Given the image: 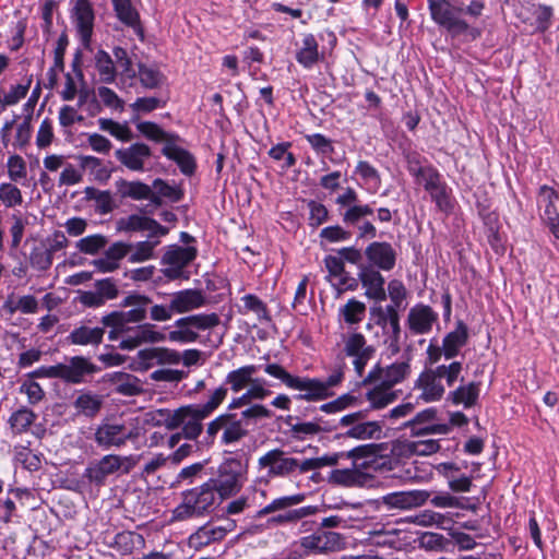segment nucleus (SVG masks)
I'll use <instances>...</instances> for the list:
<instances>
[{
  "label": "nucleus",
  "mask_w": 559,
  "mask_h": 559,
  "mask_svg": "<svg viewBox=\"0 0 559 559\" xmlns=\"http://www.w3.org/2000/svg\"><path fill=\"white\" fill-rule=\"evenodd\" d=\"M145 423L146 420L140 418L105 419L95 429L94 441L103 450L120 448L129 440H138L144 432Z\"/></svg>",
  "instance_id": "f257e3e1"
},
{
  "label": "nucleus",
  "mask_w": 559,
  "mask_h": 559,
  "mask_svg": "<svg viewBox=\"0 0 559 559\" xmlns=\"http://www.w3.org/2000/svg\"><path fill=\"white\" fill-rule=\"evenodd\" d=\"M264 372L281 380L288 389L299 391L297 400L313 402L326 399L325 386L320 379L293 376L278 364L265 365Z\"/></svg>",
  "instance_id": "f03ea898"
},
{
  "label": "nucleus",
  "mask_w": 559,
  "mask_h": 559,
  "mask_svg": "<svg viewBox=\"0 0 559 559\" xmlns=\"http://www.w3.org/2000/svg\"><path fill=\"white\" fill-rule=\"evenodd\" d=\"M109 328L108 338L110 341H118L119 348L123 350H131L143 343H157L165 338V334L155 330V325L145 323L144 325H135L131 322H122L121 326L118 325H104Z\"/></svg>",
  "instance_id": "7ed1b4c3"
},
{
  "label": "nucleus",
  "mask_w": 559,
  "mask_h": 559,
  "mask_svg": "<svg viewBox=\"0 0 559 559\" xmlns=\"http://www.w3.org/2000/svg\"><path fill=\"white\" fill-rule=\"evenodd\" d=\"M221 435V443L224 445L235 444L248 436L249 430L245 428L238 418V414L228 411L218 415L206 426L204 442L213 444L217 435Z\"/></svg>",
  "instance_id": "20e7f679"
},
{
  "label": "nucleus",
  "mask_w": 559,
  "mask_h": 559,
  "mask_svg": "<svg viewBox=\"0 0 559 559\" xmlns=\"http://www.w3.org/2000/svg\"><path fill=\"white\" fill-rule=\"evenodd\" d=\"M431 19L453 35L471 34L474 38L479 36V31L469 27L467 22L461 17L463 8L454 7L448 0L436 2L428 0Z\"/></svg>",
  "instance_id": "39448f33"
},
{
  "label": "nucleus",
  "mask_w": 559,
  "mask_h": 559,
  "mask_svg": "<svg viewBox=\"0 0 559 559\" xmlns=\"http://www.w3.org/2000/svg\"><path fill=\"white\" fill-rule=\"evenodd\" d=\"M128 457L107 454L99 460L91 461L83 473V478L90 484L102 487L105 486L109 477H117L129 473Z\"/></svg>",
  "instance_id": "423d86ee"
},
{
  "label": "nucleus",
  "mask_w": 559,
  "mask_h": 559,
  "mask_svg": "<svg viewBox=\"0 0 559 559\" xmlns=\"http://www.w3.org/2000/svg\"><path fill=\"white\" fill-rule=\"evenodd\" d=\"M152 301L148 297L140 294H130L121 301V307H132L130 310H115L102 317L103 325H118L122 322L135 323V325H144L142 322L146 318L147 307Z\"/></svg>",
  "instance_id": "0eeeda50"
},
{
  "label": "nucleus",
  "mask_w": 559,
  "mask_h": 559,
  "mask_svg": "<svg viewBox=\"0 0 559 559\" xmlns=\"http://www.w3.org/2000/svg\"><path fill=\"white\" fill-rule=\"evenodd\" d=\"M219 322L216 313H199L177 319V342L193 343L200 331L213 329Z\"/></svg>",
  "instance_id": "6e6552de"
},
{
  "label": "nucleus",
  "mask_w": 559,
  "mask_h": 559,
  "mask_svg": "<svg viewBox=\"0 0 559 559\" xmlns=\"http://www.w3.org/2000/svg\"><path fill=\"white\" fill-rule=\"evenodd\" d=\"M345 537L333 531L318 530L300 539V547L308 554L328 555L344 549Z\"/></svg>",
  "instance_id": "1a4fd4ad"
},
{
  "label": "nucleus",
  "mask_w": 559,
  "mask_h": 559,
  "mask_svg": "<svg viewBox=\"0 0 559 559\" xmlns=\"http://www.w3.org/2000/svg\"><path fill=\"white\" fill-rule=\"evenodd\" d=\"M64 364H59L60 379L67 383L80 384L86 382L95 373L102 371V368L91 361L85 356H72L66 358Z\"/></svg>",
  "instance_id": "9d476101"
},
{
  "label": "nucleus",
  "mask_w": 559,
  "mask_h": 559,
  "mask_svg": "<svg viewBox=\"0 0 559 559\" xmlns=\"http://www.w3.org/2000/svg\"><path fill=\"white\" fill-rule=\"evenodd\" d=\"M346 356L353 357L354 369L359 377L362 376L368 361L373 357L376 349L368 345L366 337L359 332H352L343 336Z\"/></svg>",
  "instance_id": "9b49d317"
},
{
  "label": "nucleus",
  "mask_w": 559,
  "mask_h": 559,
  "mask_svg": "<svg viewBox=\"0 0 559 559\" xmlns=\"http://www.w3.org/2000/svg\"><path fill=\"white\" fill-rule=\"evenodd\" d=\"M207 418L197 404L177 408V444L181 438L194 441L202 432V420Z\"/></svg>",
  "instance_id": "f8f14e48"
},
{
  "label": "nucleus",
  "mask_w": 559,
  "mask_h": 559,
  "mask_svg": "<svg viewBox=\"0 0 559 559\" xmlns=\"http://www.w3.org/2000/svg\"><path fill=\"white\" fill-rule=\"evenodd\" d=\"M217 498L218 492L213 484L211 481L204 484L198 493H190L186 497V502L177 507V520L202 514L215 503Z\"/></svg>",
  "instance_id": "ddd939ff"
},
{
  "label": "nucleus",
  "mask_w": 559,
  "mask_h": 559,
  "mask_svg": "<svg viewBox=\"0 0 559 559\" xmlns=\"http://www.w3.org/2000/svg\"><path fill=\"white\" fill-rule=\"evenodd\" d=\"M242 466L238 460H228L224 462L218 469L216 478L210 481L216 488L218 498L228 497L241 487Z\"/></svg>",
  "instance_id": "4468645a"
},
{
  "label": "nucleus",
  "mask_w": 559,
  "mask_h": 559,
  "mask_svg": "<svg viewBox=\"0 0 559 559\" xmlns=\"http://www.w3.org/2000/svg\"><path fill=\"white\" fill-rule=\"evenodd\" d=\"M437 415V408H426L417 413L412 419L405 421L403 428L409 429L412 437L448 435L450 426L448 424H436Z\"/></svg>",
  "instance_id": "2eb2a0df"
},
{
  "label": "nucleus",
  "mask_w": 559,
  "mask_h": 559,
  "mask_svg": "<svg viewBox=\"0 0 559 559\" xmlns=\"http://www.w3.org/2000/svg\"><path fill=\"white\" fill-rule=\"evenodd\" d=\"M409 357L401 361H395L390 366L382 368L377 364L364 378V384L377 383L378 381L393 388L395 384L403 382L411 373Z\"/></svg>",
  "instance_id": "dca6fc26"
},
{
  "label": "nucleus",
  "mask_w": 559,
  "mask_h": 559,
  "mask_svg": "<svg viewBox=\"0 0 559 559\" xmlns=\"http://www.w3.org/2000/svg\"><path fill=\"white\" fill-rule=\"evenodd\" d=\"M71 20L82 45L88 48L92 41L95 13L90 0H75L71 10Z\"/></svg>",
  "instance_id": "f3484780"
},
{
  "label": "nucleus",
  "mask_w": 559,
  "mask_h": 559,
  "mask_svg": "<svg viewBox=\"0 0 559 559\" xmlns=\"http://www.w3.org/2000/svg\"><path fill=\"white\" fill-rule=\"evenodd\" d=\"M559 202V193L549 186H542L538 190L537 205L542 211L540 217L548 226L549 230L556 239L559 240V211L557 203Z\"/></svg>",
  "instance_id": "a211bd4d"
},
{
  "label": "nucleus",
  "mask_w": 559,
  "mask_h": 559,
  "mask_svg": "<svg viewBox=\"0 0 559 559\" xmlns=\"http://www.w3.org/2000/svg\"><path fill=\"white\" fill-rule=\"evenodd\" d=\"M467 340L468 329L463 321H459L455 329L444 336L441 348H432V346L428 348L431 361L436 362L441 354H443L447 359L454 358L460 349L467 343Z\"/></svg>",
  "instance_id": "6ab92c4d"
},
{
  "label": "nucleus",
  "mask_w": 559,
  "mask_h": 559,
  "mask_svg": "<svg viewBox=\"0 0 559 559\" xmlns=\"http://www.w3.org/2000/svg\"><path fill=\"white\" fill-rule=\"evenodd\" d=\"M258 465L260 469H267L269 477H286L295 473L296 457L273 449L259 457Z\"/></svg>",
  "instance_id": "aec40b11"
},
{
  "label": "nucleus",
  "mask_w": 559,
  "mask_h": 559,
  "mask_svg": "<svg viewBox=\"0 0 559 559\" xmlns=\"http://www.w3.org/2000/svg\"><path fill=\"white\" fill-rule=\"evenodd\" d=\"M364 253L368 260L367 265L381 271L389 272L396 264L397 253L390 242L373 241L366 247Z\"/></svg>",
  "instance_id": "412c9836"
},
{
  "label": "nucleus",
  "mask_w": 559,
  "mask_h": 559,
  "mask_svg": "<svg viewBox=\"0 0 559 559\" xmlns=\"http://www.w3.org/2000/svg\"><path fill=\"white\" fill-rule=\"evenodd\" d=\"M198 240L187 231L179 234L177 241V281L189 280L190 272L185 270L198 257Z\"/></svg>",
  "instance_id": "4be33fe9"
},
{
  "label": "nucleus",
  "mask_w": 559,
  "mask_h": 559,
  "mask_svg": "<svg viewBox=\"0 0 559 559\" xmlns=\"http://www.w3.org/2000/svg\"><path fill=\"white\" fill-rule=\"evenodd\" d=\"M430 498L427 490L395 491L382 497V503L389 509L409 510L424 506Z\"/></svg>",
  "instance_id": "5701e85b"
},
{
  "label": "nucleus",
  "mask_w": 559,
  "mask_h": 559,
  "mask_svg": "<svg viewBox=\"0 0 559 559\" xmlns=\"http://www.w3.org/2000/svg\"><path fill=\"white\" fill-rule=\"evenodd\" d=\"M358 195L353 188L336 198V203L341 206H347L342 214L343 222L347 225L355 226L365 216L372 215L373 209L368 204H357Z\"/></svg>",
  "instance_id": "b1692460"
},
{
  "label": "nucleus",
  "mask_w": 559,
  "mask_h": 559,
  "mask_svg": "<svg viewBox=\"0 0 559 559\" xmlns=\"http://www.w3.org/2000/svg\"><path fill=\"white\" fill-rule=\"evenodd\" d=\"M380 271L372 265H360V271L357 274L362 287L366 288V296L376 301L386 299L385 280Z\"/></svg>",
  "instance_id": "393cba45"
},
{
  "label": "nucleus",
  "mask_w": 559,
  "mask_h": 559,
  "mask_svg": "<svg viewBox=\"0 0 559 559\" xmlns=\"http://www.w3.org/2000/svg\"><path fill=\"white\" fill-rule=\"evenodd\" d=\"M115 186L121 199H132L136 201L148 200L155 206L160 205L159 197L144 182L119 179L116 181Z\"/></svg>",
  "instance_id": "a878e982"
},
{
  "label": "nucleus",
  "mask_w": 559,
  "mask_h": 559,
  "mask_svg": "<svg viewBox=\"0 0 559 559\" xmlns=\"http://www.w3.org/2000/svg\"><path fill=\"white\" fill-rule=\"evenodd\" d=\"M438 320V313L431 307L418 304L411 308L407 316V325L412 333L427 334L431 331L432 325Z\"/></svg>",
  "instance_id": "bb28decb"
},
{
  "label": "nucleus",
  "mask_w": 559,
  "mask_h": 559,
  "mask_svg": "<svg viewBox=\"0 0 559 559\" xmlns=\"http://www.w3.org/2000/svg\"><path fill=\"white\" fill-rule=\"evenodd\" d=\"M106 328L91 326L85 321L75 326L66 337V342L70 345L80 346H98L103 343Z\"/></svg>",
  "instance_id": "cd10ccee"
},
{
  "label": "nucleus",
  "mask_w": 559,
  "mask_h": 559,
  "mask_svg": "<svg viewBox=\"0 0 559 559\" xmlns=\"http://www.w3.org/2000/svg\"><path fill=\"white\" fill-rule=\"evenodd\" d=\"M421 391L419 397L425 402H435L442 399L445 389L433 369L425 370L415 382Z\"/></svg>",
  "instance_id": "c85d7f7f"
},
{
  "label": "nucleus",
  "mask_w": 559,
  "mask_h": 559,
  "mask_svg": "<svg viewBox=\"0 0 559 559\" xmlns=\"http://www.w3.org/2000/svg\"><path fill=\"white\" fill-rule=\"evenodd\" d=\"M115 155L128 169L141 171L144 169V159L151 156V150L144 143H134L127 148L117 150Z\"/></svg>",
  "instance_id": "c756f323"
},
{
  "label": "nucleus",
  "mask_w": 559,
  "mask_h": 559,
  "mask_svg": "<svg viewBox=\"0 0 559 559\" xmlns=\"http://www.w3.org/2000/svg\"><path fill=\"white\" fill-rule=\"evenodd\" d=\"M400 533L399 530L388 525H376L374 528L366 532L367 537L362 542L370 546L396 549L401 546Z\"/></svg>",
  "instance_id": "7c9ffc66"
},
{
  "label": "nucleus",
  "mask_w": 559,
  "mask_h": 559,
  "mask_svg": "<svg viewBox=\"0 0 559 559\" xmlns=\"http://www.w3.org/2000/svg\"><path fill=\"white\" fill-rule=\"evenodd\" d=\"M265 384L264 379L254 378L246 392L230 401L227 406V411L243 408L247 404L254 403V401H263L269 397L272 392L265 386Z\"/></svg>",
  "instance_id": "2f4dec72"
},
{
  "label": "nucleus",
  "mask_w": 559,
  "mask_h": 559,
  "mask_svg": "<svg viewBox=\"0 0 559 559\" xmlns=\"http://www.w3.org/2000/svg\"><path fill=\"white\" fill-rule=\"evenodd\" d=\"M118 229L126 231H148L150 236L165 235L167 230L155 219L132 214L118 222Z\"/></svg>",
  "instance_id": "473e14b6"
},
{
  "label": "nucleus",
  "mask_w": 559,
  "mask_h": 559,
  "mask_svg": "<svg viewBox=\"0 0 559 559\" xmlns=\"http://www.w3.org/2000/svg\"><path fill=\"white\" fill-rule=\"evenodd\" d=\"M396 467L392 476L403 481L423 483L429 480L432 476V466L426 463L415 461L403 466L399 463Z\"/></svg>",
  "instance_id": "72a5a7b5"
},
{
  "label": "nucleus",
  "mask_w": 559,
  "mask_h": 559,
  "mask_svg": "<svg viewBox=\"0 0 559 559\" xmlns=\"http://www.w3.org/2000/svg\"><path fill=\"white\" fill-rule=\"evenodd\" d=\"M480 393L479 382H468L467 384H461L455 390L448 394V401L453 405H462L464 408L473 407L477 404Z\"/></svg>",
  "instance_id": "f704fd0d"
},
{
  "label": "nucleus",
  "mask_w": 559,
  "mask_h": 559,
  "mask_svg": "<svg viewBox=\"0 0 559 559\" xmlns=\"http://www.w3.org/2000/svg\"><path fill=\"white\" fill-rule=\"evenodd\" d=\"M260 367L257 365H246L227 373L225 383L230 386L234 393H239L248 388L254 379V374L259 371Z\"/></svg>",
  "instance_id": "c9c22d12"
},
{
  "label": "nucleus",
  "mask_w": 559,
  "mask_h": 559,
  "mask_svg": "<svg viewBox=\"0 0 559 559\" xmlns=\"http://www.w3.org/2000/svg\"><path fill=\"white\" fill-rule=\"evenodd\" d=\"M177 168L187 177L191 190H195L198 185V162L195 156L182 147L177 146Z\"/></svg>",
  "instance_id": "e433bc0d"
},
{
  "label": "nucleus",
  "mask_w": 559,
  "mask_h": 559,
  "mask_svg": "<svg viewBox=\"0 0 559 559\" xmlns=\"http://www.w3.org/2000/svg\"><path fill=\"white\" fill-rule=\"evenodd\" d=\"M379 383L366 393L371 409H382L397 400V391L378 381Z\"/></svg>",
  "instance_id": "4c0bfd02"
},
{
  "label": "nucleus",
  "mask_w": 559,
  "mask_h": 559,
  "mask_svg": "<svg viewBox=\"0 0 559 559\" xmlns=\"http://www.w3.org/2000/svg\"><path fill=\"white\" fill-rule=\"evenodd\" d=\"M37 419V414L23 405L11 413L8 424L13 435H22L29 430Z\"/></svg>",
  "instance_id": "58836bf2"
},
{
  "label": "nucleus",
  "mask_w": 559,
  "mask_h": 559,
  "mask_svg": "<svg viewBox=\"0 0 559 559\" xmlns=\"http://www.w3.org/2000/svg\"><path fill=\"white\" fill-rule=\"evenodd\" d=\"M111 380L116 385L115 392L123 396H135L144 391L142 381L133 374L115 372Z\"/></svg>",
  "instance_id": "ea45409f"
},
{
  "label": "nucleus",
  "mask_w": 559,
  "mask_h": 559,
  "mask_svg": "<svg viewBox=\"0 0 559 559\" xmlns=\"http://www.w3.org/2000/svg\"><path fill=\"white\" fill-rule=\"evenodd\" d=\"M344 436L356 440H377L382 437V425L377 420H360L350 427Z\"/></svg>",
  "instance_id": "a19ab883"
},
{
  "label": "nucleus",
  "mask_w": 559,
  "mask_h": 559,
  "mask_svg": "<svg viewBox=\"0 0 559 559\" xmlns=\"http://www.w3.org/2000/svg\"><path fill=\"white\" fill-rule=\"evenodd\" d=\"M320 58L319 44L312 34H306L302 46L296 53V60L307 69L312 68Z\"/></svg>",
  "instance_id": "79ce46f5"
},
{
  "label": "nucleus",
  "mask_w": 559,
  "mask_h": 559,
  "mask_svg": "<svg viewBox=\"0 0 559 559\" xmlns=\"http://www.w3.org/2000/svg\"><path fill=\"white\" fill-rule=\"evenodd\" d=\"M373 311L377 313L376 323L382 328L384 334L402 332L400 314L395 306L378 307Z\"/></svg>",
  "instance_id": "37998d69"
},
{
  "label": "nucleus",
  "mask_w": 559,
  "mask_h": 559,
  "mask_svg": "<svg viewBox=\"0 0 559 559\" xmlns=\"http://www.w3.org/2000/svg\"><path fill=\"white\" fill-rule=\"evenodd\" d=\"M273 412L263 404L250 403L245 406L238 418L245 428L257 425L261 420L271 419Z\"/></svg>",
  "instance_id": "c03bdc74"
},
{
  "label": "nucleus",
  "mask_w": 559,
  "mask_h": 559,
  "mask_svg": "<svg viewBox=\"0 0 559 559\" xmlns=\"http://www.w3.org/2000/svg\"><path fill=\"white\" fill-rule=\"evenodd\" d=\"M205 304V297L199 289L177 292V312H186L200 308Z\"/></svg>",
  "instance_id": "a18cd8bd"
},
{
  "label": "nucleus",
  "mask_w": 559,
  "mask_h": 559,
  "mask_svg": "<svg viewBox=\"0 0 559 559\" xmlns=\"http://www.w3.org/2000/svg\"><path fill=\"white\" fill-rule=\"evenodd\" d=\"M95 68L103 83H112L116 78V66L110 55L99 49L95 55Z\"/></svg>",
  "instance_id": "49530a36"
},
{
  "label": "nucleus",
  "mask_w": 559,
  "mask_h": 559,
  "mask_svg": "<svg viewBox=\"0 0 559 559\" xmlns=\"http://www.w3.org/2000/svg\"><path fill=\"white\" fill-rule=\"evenodd\" d=\"M84 194L86 200H94L96 202V211L100 214L111 213L116 207V204L111 198V193L107 190L102 191L94 187H86Z\"/></svg>",
  "instance_id": "de8ad7c7"
},
{
  "label": "nucleus",
  "mask_w": 559,
  "mask_h": 559,
  "mask_svg": "<svg viewBox=\"0 0 559 559\" xmlns=\"http://www.w3.org/2000/svg\"><path fill=\"white\" fill-rule=\"evenodd\" d=\"M330 481L347 487L360 486L365 481V475L357 468L333 469L330 473Z\"/></svg>",
  "instance_id": "09e8293b"
},
{
  "label": "nucleus",
  "mask_w": 559,
  "mask_h": 559,
  "mask_svg": "<svg viewBox=\"0 0 559 559\" xmlns=\"http://www.w3.org/2000/svg\"><path fill=\"white\" fill-rule=\"evenodd\" d=\"M102 399L91 392L80 394L74 401V407L86 417H94L100 411Z\"/></svg>",
  "instance_id": "8fccbe9b"
},
{
  "label": "nucleus",
  "mask_w": 559,
  "mask_h": 559,
  "mask_svg": "<svg viewBox=\"0 0 559 559\" xmlns=\"http://www.w3.org/2000/svg\"><path fill=\"white\" fill-rule=\"evenodd\" d=\"M289 426V436L296 440H306L308 437L316 436L322 431L319 424L314 421L293 423V417L286 418Z\"/></svg>",
  "instance_id": "3c124183"
},
{
  "label": "nucleus",
  "mask_w": 559,
  "mask_h": 559,
  "mask_svg": "<svg viewBox=\"0 0 559 559\" xmlns=\"http://www.w3.org/2000/svg\"><path fill=\"white\" fill-rule=\"evenodd\" d=\"M316 511L312 507H302L299 509L285 510V512L280 513L277 515L272 516L269 520L270 525H285V524H294L302 519L313 514Z\"/></svg>",
  "instance_id": "603ef678"
},
{
  "label": "nucleus",
  "mask_w": 559,
  "mask_h": 559,
  "mask_svg": "<svg viewBox=\"0 0 559 559\" xmlns=\"http://www.w3.org/2000/svg\"><path fill=\"white\" fill-rule=\"evenodd\" d=\"M305 499V496L301 493L293 495V496H284L274 499L272 502L266 504L264 508L258 511L257 516L262 518L266 514L274 513L276 511H285L296 504H299Z\"/></svg>",
  "instance_id": "864d4df0"
},
{
  "label": "nucleus",
  "mask_w": 559,
  "mask_h": 559,
  "mask_svg": "<svg viewBox=\"0 0 559 559\" xmlns=\"http://www.w3.org/2000/svg\"><path fill=\"white\" fill-rule=\"evenodd\" d=\"M107 243L108 239L106 236L94 234L78 240L75 242V247L80 252L84 254L94 255L97 254L100 250L105 249Z\"/></svg>",
  "instance_id": "5fc2aeb1"
},
{
  "label": "nucleus",
  "mask_w": 559,
  "mask_h": 559,
  "mask_svg": "<svg viewBox=\"0 0 559 559\" xmlns=\"http://www.w3.org/2000/svg\"><path fill=\"white\" fill-rule=\"evenodd\" d=\"M340 313L348 324L359 323L366 313V305L355 298L349 299L341 309Z\"/></svg>",
  "instance_id": "6e6d98bb"
},
{
  "label": "nucleus",
  "mask_w": 559,
  "mask_h": 559,
  "mask_svg": "<svg viewBox=\"0 0 559 559\" xmlns=\"http://www.w3.org/2000/svg\"><path fill=\"white\" fill-rule=\"evenodd\" d=\"M118 19L128 26L139 22V14L132 7L131 0H111Z\"/></svg>",
  "instance_id": "4d7b16f0"
},
{
  "label": "nucleus",
  "mask_w": 559,
  "mask_h": 559,
  "mask_svg": "<svg viewBox=\"0 0 559 559\" xmlns=\"http://www.w3.org/2000/svg\"><path fill=\"white\" fill-rule=\"evenodd\" d=\"M93 286L105 304L119 296L118 281L114 277L96 280Z\"/></svg>",
  "instance_id": "13d9d810"
},
{
  "label": "nucleus",
  "mask_w": 559,
  "mask_h": 559,
  "mask_svg": "<svg viewBox=\"0 0 559 559\" xmlns=\"http://www.w3.org/2000/svg\"><path fill=\"white\" fill-rule=\"evenodd\" d=\"M41 456L43 454L33 453L32 450L26 447H21V449L15 452V460L21 463L23 468L29 472H37L41 468Z\"/></svg>",
  "instance_id": "bf43d9fd"
},
{
  "label": "nucleus",
  "mask_w": 559,
  "mask_h": 559,
  "mask_svg": "<svg viewBox=\"0 0 559 559\" xmlns=\"http://www.w3.org/2000/svg\"><path fill=\"white\" fill-rule=\"evenodd\" d=\"M357 404H358V397H356L353 394L346 393L329 403L322 404L320 406V411L328 413V414L338 413L346 408L354 407Z\"/></svg>",
  "instance_id": "052dcab7"
},
{
  "label": "nucleus",
  "mask_w": 559,
  "mask_h": 559,
  "mask_svg": "<svg viewBox=\"0 0 559 559\" xmlns=\"http://www.w3.org/2000/svg\"><path fill=\"white\" fill-rule=\"evenodd\" d=\"M463 366L460 361H452L450 365H440L433 370L436 371L439 379L445 380L448 386H453L460 379Z\"/></svg>",
  "instance_id": "680f3d73"
},
{
  "label": "nucleus",
  "mask_w": 559,
  "mask_h": 559,
  "mask_svg": "<svg viewBox=\"0 0 559 559\" xmlns=\"http://www.w3.org/2000/svg\"><path fill=\"white\" fill-rule=\"evenodd\" d=\"M139 357L147 365L156 362H175V352L163 348H148L139 352Z\"/></svg>",
  "instance_id": "e2e57ef3"
},
{
  "label": "nucleus",
  "mask_w": 559,
  "mask_h": 559,
  "mask_svg": "<svg viewBox=\"0 0 559 559\" xmlns=\"http://www.w3.org/2000/svg\"><path fill=\"white\" fill-rule=\"evenodd\" d=\"M0 201L7 207H14L23 203V195L16 186L4 182L0 185Z\"/></svg>",
  "instance_id": "0e129e2a"
},
{
  "label": "nucleus",
  "mask_w": 559,
  "mask_h": 559,
  "mask_svg": "<svg viewBox=\"0 0 559 559\" xmlns=\"http://www.w3.org/2000/svg\"><path fill=\"white\" fill-rule=\"evenodd\" d=\"M53 254L48 248L35 247L29 254L31 265L38 271H47L52 265Z\"/></svg>",
  "instance_id": "69168bd1"
},
{
  "label": "nucleus",
  "mask_w": 559,
  "mask_h": 559,
  "mask_svg": "<svg viewBox=\"0 0 559 559\" xmlns=\"http://www.w3.org/2000/svg\"><path fill=\"white\" fill-rule=\"evenodd\" d=\"M382 448L383 445L378 443L361 444L345 452V456L346 459H353L354 461L359 459L371 461L380 453Z\"/></svg>",
  "instance_id": "338daca9"
},
{
  "label": "nucleus",
  "mask_w": 559,
  "mask_h": 559,
  "mask_svg": "<svg viewBox=\"0 0 559 559\" xmlns=\"http://www.w3.org/2000/svg\"><path fill=\"white\" fill-rule=\"evenodd\" d=\"M241 300L246 310L254 312L260 321H271L266 305L259 297L248 294Z\"/></svg>",
  "instance_id": "774afa93"
}]
</instances>
